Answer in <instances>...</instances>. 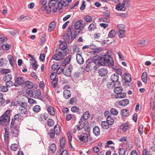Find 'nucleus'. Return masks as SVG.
<instances>
[{"mask_svg":"<svg viewBox=\"0 0 155 155\" xmlns=\"http://www.w3.org/2000/svg\"><path fill=\"white\" fill-rule=\"evenodd\" d=\"M57 3V1L54 0H51L48 2V9L46 10L47 12L48 13H50L51 12V9L54 12H57L58 8L55 5Z\"/></svg>","mask_w":155,"mask_h":155,"instance_id":"1","label":"nucleus"},{"mask_svg":"<svg viewBox=\"0 0 155 155\" xmlns=\"http://www.w3.org/2000/svg\"><path fill=\"white\" fill-rule=\"evenodd\" d=\"M79 31L78 30V31L76 30L71 26H68L67 29V33L71 36V41H73L76 36L80 33Z\"/></svg>","mask_w":155,"mask_h":155,"instance_id":"2","label":"nucleus"},{"mask_svg":"<svg viewBox=\"0 0 155 155\" xmlns=\"http://www.w3.org/2000/svg\"><path fill=\"white\" fill-rule=\"evenodd\" d=\"M117 27L119 29L117 32L119 37L120 38H123L125 36V32L124 25L122 24H119L117 25Z\"/></svg>","mask_w":155,"mask_h":155,"instance_id":"3","label":"nucleus"},{"mask_svg":"<svg viewBox=\"0 0 155 155\" xmlns=\"http://www.w3.org/2000/svg\"><path fill=\"white\" fill-rule=\"evenodd\" d=\"M21 104L18 107L20 113L22 114H25L27 113V110L26 107L27 104L25 102H22Z\"/></svg>","mask_w":155,"mask_h":155,"instance_id":"4","label":"nucleus"},{"mask_svg":"<svg viewBox=\"0 0 155 155\" xmlns=\"http://www.w3.org/2000/svg\"><path fill=\"white\" fill-rule=\"evenodd\" d=\"M64 54L62 51H58L52 56V59L57 61L62 60L64 58Z\"/></svg>","mask_w":155,"mask_h":155,"instance_id":"5","label":"nucleus"},{"mask_svg":"<svg viewBox=\"0 0 155 155\" xmlns=\"http://www.w3.org/2000/svg\"><path fill=\"white\" fill-rule=\"evenodd\" d=\"M9 120L10 117L8 116L2 115L0 117V124L2 126L7 125Z\"/></svg>","mask_w":155,"mask_h":155,"instance_id":"6","label":"nucleus"},{"mask_svg":"<svg viewBox=\"0 0 155 155\" xmlns=\"http://www.w3.org/2000/svg\"><path fill=\"white\" fill-rule=\"evenodd\" d=\"M35 98H38L40 100H42L44 98L43 95H41V91L40 90L38 89L33 92V96Z\"/></svg>","mask_w":155,"mask_h":155,"instance_id":"7","label":"nucleus"},{"mask_svg":"<svg viewBox=\"0 0 155 155\" xmlns=\"http://www.w3.org/2000/svg\"><path fill=\"white\" fill-rule=\"evenodd\" d=\"M88 132V133L87 134L85 133L81 134L78 137L79 139L84 142H87L88 140V135H89V132Z\"/></svg>","mask_w":155,"mask_h":155,"instance_id":"8","label":"nucleus"},{"mask_svg":"<svg viewBox=\"0 0 155 155\" xmlns=\"http://www.w3.org/2000/svg\"><path fill=\"white\" fill-rule=\"evenodd\" d=\"M103 61L104 62V63L107 64L109 65L112 62H113V60L112 58L108 54H105L104 55L103 58Z\"/></svg>","mask_w":155,"mask_h":155,"instance_id":"9","label":"nucleus"},{"mask_svg":"<svg viewBox=\"0 0 155 155\" xmlns=\"http://www.w3.org/2000/svg\"><path fill=\"white\" fill-rule=\"evenodd\" d=\"M15 82L17 84H15V87H17L20 85L23 84L24 83L23 78L21 76L15 77Z\"/></svg>","mask_w":155,"mask_h":155,"instance_id":"10","label":"nucleus"},{"mask_svg":"<svg viewBox=\"0 0 155 155\" xmlns=\"http://www.w3.org/2000/svg\"><path fill=\"white\" fill-rule=\"evenodd\" d=\"M85 121L82 120V119H80L79 122V124L81 128L82 129L83 128L85 129V130L87 131L88 132H89L90 131V128L88 127H87L85 123Z\"/></svg>","mask_w":155,"mask_h":155,"instance_id":"11","label":"nucleus"},{"mask_svg":"<svg viewBox=\"0 0 155 155\" xmlns=\"http://www.w3.org/2000/svg\"><path fill=\"white\" fill-rule=\"evenodd\" d=\"M99 75L101 76H104L107 75L108 70L107 68L104 67L101 68L98 71Z\"/></svg>","mask_w":155,"mask_h":155,"instance_id":"12","label":"nucleus"},{"mask_svg":"<svg viewBox=\"0 0 155 155\" xmlns=\"http://www.w3.org/2000/svg\"><path fill=\"white\" fill-rule=\"evenodd\" d=\"M58 9L60 10L61 9L63 6H65L67 5L66 1L62 0H57Z\"/></svg>","mask_w":155,"mask_h":155,"instance_id":"13","label":"nucleus"},{"mask_svg":"<svg viewBox=\"0 0 155 155\" xmlns=\"http://www.w3.org/2000/svg\"><path fill=\"white\" fill-rule=\"evenodd\" d=\"M76 59L77 63L80 64H83L84 62V60L82 56L80 54H77L76 55Z\"/></svg>","mask_w":155,"mask_h":155,"instance_id":"14","label":"nucleus"},{"mask_svg":"<svg viewBox=\"0 0 155 155\" xmlns=\"http://www.w3.org/2000/svg\"><path fill=\"white\" fill-rule=\"evenodd\" d=\"M119 75L116 73L114 74L111 75L110 77V80L113 82H117L119 84V82H118L119 79Z\"/></svg>","mask_w":155,"mask_h":155,"instance_id":"15","label":"nucleus"},{"mask_svg":"<svg viewBox=\"0 0 155 155\" xmlns=\"http://www.w3.org/2000/svg\"><path fill=\"white\" fill-rule=\"evenodd\" d=\"M83 21L81 20H79L76 22L74 25V28L78 31V30H79V32H80L81 28V26L82 23Z\"/></svg>","mask_w":155,"mask_h":155,"instance_id":"16","label":"nucleus"},{"mask_svg":"<svg viewBox=\"0 0 155 155\" xmlns=\"http://www.w3.org/2000/svg\"><path fill=\"white\" fill-rule=\"evenodd\" d=\"M18 127L17 126H15L12 129L11 133L13 136L16 137L18 135Z\"/></svg>","mask_w":155,"mask_h":155,"instance_id":"17","label":"nucleus"},{"mask_svg":"<svg viewBox=\"0 0 155 155\" xmlns=\"http://www.w3.org/2000/svg\"><path fill=\"white\" fill-rule=\"evenodd\" d=\"M56 149V148L55 145L54 143H52L49 146L48 151L51 153H52L55 151Z\"/></svg>","mask_w":155,"mask_h":155,"instance_id":"18","label":"nucleus"},{"mask_svg":"<svg viewBox=\"0 0 155 155\" xmlns=\"http://www.w3.org/2000/svg\"><path fill=\"white\" fill-rule=\"evenodd\" d=\"M63 96L66 99H68L71 96V92L68 90H65L63 92Z\"/></svg>","mask_w":155,"mask_h":155,"instance_id":"19","label":"nucleus"},{"mask_svg":"<svg viewBox=\"0 0 155 155\" xmlns=\"http://www.w3.org/2000/svg\"><path fill=\"white\" fill-rule=\"evenodd\" d=\"M56 27V23L54 21L51 22L49 25L48 27V31L51 32Z\"/></svg>","mask_w":155,"mask_h":155,"instance_id":"20","label":"nucleus"},{"mask_svg":"<svg viewBox=\"0 0 155 155\" xmlns=\"http://www.w3.org/2000/svg\"><path fill=\"white\" fill-rule=\"evenodd\" d=\"M126 96V94L125 93L120 92V93H118L117 94L114 95V97L116 98H125Z\"/></svg>","mask_w":155,"mask_h":155,"instance_id":"21","label":"nucleus"},{"mask_svg":"<svg viewBox=\"0 0 155 155\" xmlns=\"http://www.w3.org/2000/svg\"><path fill=\"white\" fill-rule=\"evenodd\" d=\"M90 116L89 112L88 111L85 112L83 115L81 116V119H82L84 121H86L89 118Z\"/></svg>","mask_w":155,"mask_h":155,"instance_id":"22","label":"nucleus"},{"mask_svg":"<svg viewBox=\"0 0 155 155\" xmlns=\"http://www.w3.org/2000/svg\"><path fill=\"white\" fill-rule=\"evenodd\" d=\"M48 118V114L45 113L44 114H41L38 117L39 120L40 121L45 120Z\"/></svg>","mask_w":155,"mask_h":155,"instance_id":"23","label":"nucleus"},{"mask_svg":"<svg viewBox=\"0 0 155 155\" xmlns=\"http://www.w3.org/2000/svg\"><path fill=\"white\" fill-rule=\"evenodd\" d=\"M129 103V101L127 99H124L119 101V104L122 106H125L127 105Z\"/></svg>","mask_w":155,"mask_h":155,"instance_id":"24","label":"nucleus"},{"mask_svg":"<svg viewBox=\"0 0 155 155\" xmlns=\"http://www.w3.org/2000/svg\"><path fill=\"white\" fill-rule=\"evenodd\" d=\"M93 133L96 136H98L100 134V129L98 126H95L93 128Z\"/></svg>","mask_w":155,"mask_h":155,"instance_id":"25","label":"nucleus"},{"mask_svg":"<svg viewBox=\"0 0 155 155\" xmlns=\"http://www.w3.org/2000/svg\"><path fill=\"white\" fill-rule=\"evenodd\" d=\"M71 66L69 65L68 68L65 71H64L63 73L64 75L68 77H69L71 76Z\"/></svg>","mask_w":155,"mask_h":155,"instance_id":"26","label":"nucleus"},{"mask_svg":"<svg viewBox=\"0 0 155 155\" xmlns=\"http://www.w3.org/2000/svg\"><path fill=\"white\" fill-rule=\"evenodd\" d=\"M124 79L126 82H130L132 79L131 76L129 73H125L124 74Z\"/></svg>","mask_w":155,"mask_h":155,"instance_id":"27","label":"nucleus"},{"mask_svg":"<svg viewBox=\"0 0 155 155\" xmlns=\"http://www.w3.org/2000/svg\"><path fill=\"white\" fill-rule=\"evenodd\" d=\"M61 43L59 44L60 47V48L62 50V51H63V50H65L67 48V45L65 41L61 42V41H60Z\"/></svg>","mask_w":155,"mask_h":155,"instance_id":"28","label":"nucleus"},{"mask_svg":"<svg viewBox=\"0 0 155 155\" xmlns=\"http://www.w3.org/2000/svg\"><path fill=\"white\" fill-rule=\"evenodd\" d=\"M147 74L146 72H144L141 76L142 81L145 83H146L147 81Z\"/></svg>","mask_w":155,"mask_h":155,"instance_id":"29","label":"nucleus"},{"mask_svg":"<svg viewBox=\"0 0 155 155\" xmlns=\"http://www.w3.org/2000/svg\"><path fill=\"white\" fill-rule=\"evenodd\" d=\"M54 131L55 133L57 135H59L60 134V126L58 124H56L54 127Z\"/></svg>","mask_w":155,"mask_h":155,"instance_id":"30","label":"nucleus"},{"mask_svg":"<svg viewBox=\"0 0 155 155\" xmlns=\"http://www.w3.org/2000/svg\"><path fill=\"white\" fill-rule=\"evenodd\" d=\"M31 18L28 16L21 15L17 19L20 21H25L26 20H30Z\"/></svg>","mask_w":155,"mask_h":155,"instance_id":"31","label":"nucleus"},{"mask_svg":"<svg viewBox=\"0 0 155 155\" xmlns=\"http://www.w3.org/2000/svg\"><path fill=\"white\" fill-rule=\"evenodd\" d=\"M109 125H110L106 121H103L101 122V127L105 130L108 129L109 127Z\"/></svg>","mask_w":155,"mask_h":155,"instance_id":"32","label":"nucleus"},{"mask_svg":"<svg viewBox=\"0 0 155 155\" xmlns=\"http://www.w3.org/2000/svg\"><path fill=\"white\" fill-rule=\"evenodd\" d=\"M12 79V77L11 75L7 74L4 76L3 77V80L6 83L8 81H11Z\"/></svg>","mask_w":155,"mask_h":155,"instance_id":"33","label":"nucleus"},{"mask_svg":"<svg viewBox=\"0 0 155 155\" xmlns=\"http://www.w3.org/2000/svg\"><path fill=\"white\" fill-rule=\"evenodd\" d=\"M115 87V88L114 89V91L116 94H118V93H120V92H122L123 91V89L121 87Z\"/></svg>","mask_w":155,"mask_h":155,"instance_id":"34","label":"nucleus"},{"mask_svg":"<svg viewBox=\"0 0 155 155\" xmlns=\"http://www.w3.org/2000/svg\"><path fill=\"white\" fill-rule=\"evenodd\" d=\"M8 132L7 130V129H5V134L4 135V141L5 143L8 144Z\"/></svg>","mask_w":155,"mask_h":155,"instance_id":"35","label":"nucleus"},{"mask_svg":"<svg viewBox=\"0 0 155 155\" xmlns=\"http://www.w3.org/2000/svg\"><path fill=\"white\" fill-rule=\"evenodd\" d=\"M121 115L124 117H127L129 115V111L127 109H123L120 112Z\"/></svg>","mask_w":155,"mask_h":155,"instance_id":"36","label":"nucleus"},{"mask_svg":"<svg viewBox=\"0 0 155 155\" xmlns=\"http://www.w3.org/2000/svg\"><path fill=\"white\" fill-rule=\"evenodd\" d=\"M48 113L51 115L54 116L55 114V112L53 108L51 106H49L47 109Z\"/></svg>","mask_w":155,"mask_h":155,"instance_id":"37","label":"nucleus"},{"mask_svg":"<svg viewBox=\"0 0 155 155\" xmlns=\"http://www.w3.org/2000/svg\"><path fill=\"white\" fill-rule=\"evenodd\" d=\"M8 58L11 65L12 66H14L15 65L14 61L12 56L11 55L8 56Z\"/></svg>","mask_w":155,"mask_h":155,"instance_id":"38","label":"nucleus"},{"mask_svg":"<svg viewBox=\"0 0 155 155\" xmlns=\"http://www.w3.org/2000/svg\"><path fill=\"white\" fill-rule=\"evenodd\" d=\"M25 84L26 86L29 89L32 88L34 86L33 83L29 81H26Z\"/></svg>","mask_w":155,"mask_h":155,"instance_id":"39","label":"nucleus"},{"mask_svg":"<svg viewBox=\"0 0 155 155\" xmlns=\"http://www.w3.org/2000/svg\"><path fill=\"white\" fill-rule=\"evenodd\" d=\"M102 59V58L99 55H97L96 56L94 57L93 58L94 62L96 64L97 61H101Z\"/></svg>","mask_w":155,"mask_h":155,"instance_id":"40","label":"nucleus"},{"mask_svg":"<svg viewBox=\"0 0 155 155\" xmlns=\"http://www.w3.org/2000/svg\"><path fill=\"white\" fill-rule=\"evenodd\" d=\"M58 82V79L54 77L51 82V85L53 87H56Z\"/></svg>","mask_w":155,"mask_h":155,"instance_id":"41","label":"nucleus"},{"mask_svg":"<svg viewBox=\"0 0 155 155\" xmlns=\"http://www.w3.org/2000/svg\"><path fill=\"white\" fill-rule=\"evenodd\" d=\"M121 127L122 128L123 131L126 132L129 128V124L127 123H125L121 126Z\"/></svg>","mask_w":155,"mask_h":155,"instance_id":"42","label":"nucleus"},{"mask_svg":"<svg viewBox=\"0 0 155 155\" xmlns=\"http://www.w3.org/2000/svg\"><path fill=\"white\" fill-rule=\"evenodd\" d=\"M41 110V107L38 105H36L33 108V110L36 113L39 112Z\"/></svg>","mask_w":155,"mask_h":155,"instance_id":"43","label":"nucleus"},{"mask_svg":"<svg viewBox=\"0 0 155 155\" xmlns=\"http://www.w3.org/2000/svg\"><path fill=\"white\" fill-rule=\"evenodd\" d=\"M69 36L70 35H69V34H68L67 33L66 34H64L63 36V38L65 41H64L69 42L70 40Z\"/></svg>","mask_w":155,"mask_h":155,"instance_id":"44","label":"nucleus"},{"mask_svg":"<svg viewBox=\"0 0 155 155\" xmlns=\"http://www.w3.org/2000/svg\"><path fill=\"white\" fill-rule=\"evenodd\" d=\"M8 90V88L6 86H3L2 84H0V91L3 92H5Z\"/></svg>","mask_w":155,"mask_h":155,"instance_id":"45","label":"nucleus"},{"mask_svg":"<svg viewBox=\"0 0 155 155\" xmlns=\"http://www.w3.org/2000/svg\"><path fill=\"white\" fill-rule=\"evenodd\" d=\"M107 122L110 125H112L114 123V121L112 118L110 117H108L107 118Z\"/></svg>","mask_w":155,"mask_h":155,"instance_id":"46","label":"nucleus"},{"mask_svg":"<svg viewBox=\"0 0 155 155\" xmlns=\"http://www.w3.org/2000/svg\"><path fill=\"white\" fill-rule=\"evenodd\" d=\"M116 35L115 30L114 29L112 30L109 32L108 36L109 37L112 38L115 36Z\"/></svg>","mask_w":155,"mask_h":155,"instance_id":"47","label":"nucleus"},{"mask_svg":"<svg viewBox=\"0 0 155 155\" xmlns=\"http://www.w3.org/2000/svg\"><path fill=\"white\" fill-rule=\"evenodd\" d=\"M7 61L5 59L2 58L0 59V66H3L7 64Z\"/></svg>","mask_w":155,"mask_h":155,"instance_id":"48","label":"nucleus"},{"mask_svg":"<svg viewBox=\"0 0 155 155\" xmlns=\"http://www.w3.org/2000/svg\"><path fill=\"white\" fill-rule=\"evenodd\" d=\"M124 5L123 4H117L116 7V9L118 11H121L122 10L123 8H124Z\"/></svg>","mask_w":155,"mask_h":155,"instance_id":"49","label":"nucleus"},{"mask_svg":"<svg viewBox=\"0 0 155 155\" xmlns=\"http://www.w3.org/2000/svg\"><path fill=\"white\" fill-rule=\"evenodd\" d=\"M99 21L100 22L108 23L109 21L110 20L107 17H103L99 18Z\"/></svg>","mask_w":155,"mask_h":155,"instance_id":"50","label":"nucleus"},{"mask_svg":"<svg viewBox=\"0 0 155 155\" xmlns=\"http://www.w3.org/2000/svg\"><path fill=\"white\" fill-rule=\"evenodd\" d=\"M79 107L76 106L73 107L71 109V110L74 113L77 112L79 114Z\"/></svg>","mask_w":155,"mask_h":155,"instance_id":"51","label":"nucleus"},{"mask_svg":"<svg viewBox=\"0 0 155 155\" xmlns=\"http://www.w3.org/2000/svg\"><path fill=\"white\" fill-rule=\"evenodd\" d=\"M84 19L87 22H90L92 21V18L89 15H86L84 17Z\"/></svg>","mask_w":155,"mask_h":155,"instance_id":"52","label":"nucleus"},{"mask_svg":"<svg viewBox=\"0 0 155 155\" xmlns=\"http://www.w3.org/2000/svg\"><path fill=\"white\" fill-rule=\"evenodd\" d=\"M110 112L111 114L114 115H117L118 113V111L114 108H112L110 110Z\"/></svg>","mask_w":155,"mask_h":155,"instance_id":"53","label":"nucleus"},{"mask_svg":"<svg viewBox=\"0 0 155 155\" xmlns=\"http://www.w3.org/2000/svg\"><path fill=\"white\" fill-rule=\"evenodd\" d=\"M123 4L125 8H128L130 6V1L127 0H123Z\"/></svg>","mask_w":155,"mask_h":155,"instance_id":"54","label":"nucleus"},{"mask_svg":"<svg viewBox=\"0 0 155 155\" xmlns=\"http://www.w3.org/2000/svg\"><path fill=\"white\" fill-rule=\"evenodd\" d=\"M126 150L123 148H120L119 150V155H124L125 153Z\"/></svg>","mask_w":155,"mask_h":155,"instance_id":"55","label":"nucleus"},{"mask_svg":"<svg viewBox=\"0 0 155 155\" xmlns=\"http://www.w3.org/2000/svg\"><path fill=\"white\" fill-rule=\"evenodd\" d=\"M102 50V49L101 47H96V49H95L94 51L92 52L93 54H94L95 53L97 54L100 53Z\"/></svg>","mask_w":155,"mask_h":155,"instance_id":"56","label":"nucleus"},{"mask_svg":"<svg viewBox=\"0 0 155 155\" xmlns=\"http://www.w3.org/2000/svg\"><path fill=\"white\" fill-rule=\"evenodd\" d=\"M147 43V40H142L140 41L138 43V45L142 46L145 45L146 43Z\"/></svg>","mask_w":155,"mask_h":155,"instance_id":"57","label":"nucleus"},{"mask_svg":"<svg viewBox=\"0 0 155 155\" xmlns=\"http://www.w3.org/2000/svg\"><path fill=\"white\" fill-rule=\"evenodd\" d=\"M11 148V150L14 151H15L18 149V145L16 143L12 145Z\"/></svg>","mask_w":155,"mask_h":155,"instance_id":"58","label":"nucleus"},{"mask_svg":"<svg viewBox=\"0 0 155 155\" xmlns=\"http://www.w3.org/2000/svg\"><path fill=\"white\" fill-rule=\"evenodd\" d=\"M96 28L95 25L93 23L90 24L88 27V29L90 31L94 30Z\"/></svg>","mask_w":155,"mask_h":155,"instance_id":"59","label":"nucleus"},{"mask_svg":"<svg viewBox=\"0 0 155 155\" xmlns=\"http://www.w3.org/2000/svg\"><path fill=\"white\" fill-rule=\"evenodd\" d=\"M138 130L140 134H142L143 133V131L144 130V129L143 125H140L138 128Z\"/></svg>","mask_w":155,"mask_h":155,"instance_id":"60","label":"nucleus"},{"mask_svg":"<svg viewBox=\"0 0 155 155\" xmlns=\"http://www.w3.org/2000/svg\"><path fill=\"white\" fill-rule=\"evenodd\" d=\"M47 124L49 126L52 127L54 124V121L52 119H49L48 120Z\"/></svg>","mask_w":155,"mask_h":155,"instance_id":"61","label":"nucleus"},{"mask_svg":"<svg viewBox=\"0 0 155 155\" xmlns=\"http://www.w3.org/2000/svg\"><path fill=\"white\" fill-rule=\"evenodd\" d=\"M45 37L46 36L44 35L43 36H42L40 39V41L39 42L40 45H41L44 43L45 41Z\"/></svg>","mask_w":155,"mask_h":155,"instance_id":"62","label":"nucleus"},{"mask_svg":"<svg viewBox=\"0 0 155 155\" xmlns=\"http://www.w3.org/2000/svg\"><path fill=\"white\" fill-rule=\"evenodd\" d=\"M5 85L7 87H11L15 85L14 83L11 81H8V82L6 83Z\"/></svg>","mask_w":155,"mask_h":155,"instance_id":"63","label":"nucleus"},{"mask_svg":"<svg viewBox=\"0 0 155 155\" xmlns=\"http://www.w3.org/2000/svg\"><path fill=\"white\" fill-rule=\"evenodd\" d=\"M10 46V45L6 44L2 45V48L3 49L5 50H8L9 49Z\"/></svg>","mask_w":155,"mask_h":155,"instance_id":"64","label":"nucleus"}]
</instances>
